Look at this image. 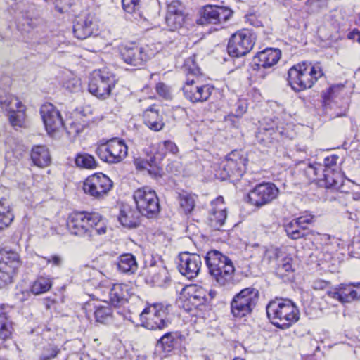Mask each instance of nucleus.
<instances>
[{"instance_id": "a211bd4d", "label": "nucleus", "mask_w": 360, "mask_h": 360, "mask_svg": "<svg viewBox=\"0 0 360 360\" xmlns=\"http://www.w3.org/2000/svg\"><path fill=\"white\" fill-rule=\"evenodd\" d=\"M120 53L124 63L140 68L149 59L145 49L135 44H122Z\"/></svg>"}, {"instance_id": "aec40b11", "label": "nucleus", "mask_w": 360, "mask_h": 360, "mask_svg": "<svg viewBox=\"0 0 360 360\" xmlns=\"http://www.w3.org/2000/svg\"><path fill=\"white\" fill-rule=\"evenodd\" d=\"M146 282L163 286L169 281V272L162 261L153 262L146 269Z\"/></svg>"}, {"instance_id": "0e129e2a", "label": "nucleus", "mask_w": 360, "mask_h": 360, "mask_svg": "<svg viewBox=\"0 0 360 360\" xmlns=\"http://www.w3.org/2000/svg\"><path fill=\"white\" fill-rule=\"evenodd\" d=\"M247 21L249 23L255 27H260L262 26V22L258 20L255 15H248L246 16Z\"/></svg>"}, {"instance_id": "bf43d9fd", "label": "nucleus", "mask_w": 360, "mask_h": 360, "mask_svg": "<svg viewBox=\"0 0 360 360\" xmlns=\"http://www.w3.org/2000/svg\"><path fill=\"white\" fill-rule=\"evenodd\" d=\"M314 217L311 215L301 216L295 219L297 222L302 226V229H305V225L311 223Z\"/></svg>"}, {"instance_id": "dca6fc26", "label": "nucleus", "mask_w": 360, "mask_h": 360, "mask_svg": "<svg viewBox=\"0 0 360 360\" xmlns=\"http://www.w3.org/2000/svg\"><path fill=\"white\" fill-rule=\"evenodd\" d=\"M178 259V269L181 275L188 279L198 276L202 264L199 255L184 252L179 255Z\"/></svg>"}, {"instance_id": "e2e57ef3", "label": "nucleus", "mask_w": 360, "mask_h": 360, "mask_svg": "<svg viewBox=\"0 0 360 360\" xmlns=\"http://www.w3.org/2000/svg\"><path fill=\"white\" fill-rule=\"evenodd\" d=\"M163 146L167 152H170L173 154H176L178 152L176 145L171 141H165L163 142Z\"/></svg>"}, {"instance_id": "9d476101", "label": "nucleus", "mask_w": 360, "mask_h": 360, "mask_svg": "<svg viewBox=\"0 0 360 360\" xmlns=\"http://www.w3.org/2000/svg\"><path fill=\"white\" fill-rule=\"evenodd\" d=\"M112 187V181L103 173L89 176L83 184L84 192L96 200L105 198Z\"/></svg>"}, {"instance_id": "e433bc0d", "label": "nucleus", "mask_w": 360, "mask_h": 360, "mask_svg": "<svg viewBox=\"0 0 360 360\" xmlns=\"http://www.w3.org/2000/svg\"><path fill=\"white\" fill-rule=\"evenodd\" d=\"M52 286L50 277L39 276L32 283L31 291L34 295H40L48 292Z\"/></svg>"}, {"instance_id": "f03ea898", "label": "nucleus", "mask_w": 360, "mask_h": 360, "mask_svg": "<svg viewBox=\"0 0 360 360\" xmlns=\"http://www.w3.org/2000/svg\"><path fill=\"white\" fill-rule=\"evenodd\" d=\"M323 75V71L319 65L303 62L289 69L288 82L293 90L300 91L312 87Z\"/></svg>"}, {"instance_id": "393cba45", "label": "nucleus", "mask_w": 360, "mask_h": 360, "mask_svg": "<svg viewBox=\"0 0 360 360\" xmlns=\"http://www.w3.org/2000/svg\"><path fill=\"white\" fill-rule=\"evenodd\" d=\"M280 50L276 49H266L259 52L253 58L254 70L270 68L278 63L281 58Z\"/></svg>"}, {"instance_id": "13d9d810", "label": "nucleus", "mask_w": 360, "mask_h": 360, "mask_svg": "<svg viewBox=\"0 0 360 360\" xmlns=\"http://www.w3.org/2000/svg\"><path fill=\"white\" fill-rule=\"evenodd\" d=\"M278 250L276 248H271L265 251L264 259L271 262V260L276 259L278 258Z\"/></svg>"}, {"instance_id": "f704fd0d", "label": "nucleus", "mask_w": 360, "mask_h": 360, "mask_svg": "<svg viewBox=\"0 0 360 360\" xmlns=\"http://www.w3.org/2000/svg\"><path fill=\"white\" fill-rule=\"evenodd\" d=\"M13 322L7 314L0 310V339L10 338L13 332Z\"/></svg>"}, {"instance_id": "7ed1b4c3", "label": "nucleus", "mask_w": 360, "mask_h": 360, "mask_svg": "<svg viewBox=\"0 0 360 360\" xmlns=\"http://www.w3.org/2000/svg\"><path fill=\"white\" fill-rule=\"evenodd\" d=\"M205 259L210 276L219 285H226L231 282L235 268L227 256L213 250L207 253Z\"/></svg>"}, {"instance_id": "c85d7f7f", "label": "nucleus", "mask_w": 360, "mask_h": 360, "mask_svg": "<svg viewBox=\"0 0 360 360\" xmlns=\"http://www.w3.org/2000/svg\"><path fill=\"white\" fill-rule=\"evenodd\" d=\"M324 186L327 188L338 189L342 186V177L336 169H323L322 175Z\"/></svg>"}, {"instance_id": "7c9ffc66", "label": "nucleus", "mask_w": 360, "mask_h": 360, "mask_svg": "<svg viewBox=\"0 0 360 360\" xmlns=\"http://www.w3.org/2000/svg\"><path fill=\"white\" fill-rule=\"evenodd\" d=\"M117 268L122 273H135L138 269L135 257L129 253L120 255L118 258Z\"/></svg>"}, {"instance_id": "f3484780", "label": "nucleus", "mask_w": 360, "mask_h": 360, "mask_svg": "<svg viewBox=\"0 0 360 360\" xmlns=\"http://www.w3.org/2000/svg\"><path fill=\"white\" fill-rule=\"evenodd\" d=\"M194 78H186L182 87L184 96L192 103L204 102L211 96L212 87L210 85H198Z\"/></svg>"}, {"instance_id": "37998d69", "label": "nucleus", "mask_w": 360, "mask_h": 360, "mask_svg": "<svg viewBox=\"0 0 360 360\" xmlns=\"http://www.w3.org/2000/svg\"><path fill=\"white\" fill-rule=\"evenodd\" d=\"M184 15H169L166 14L165 22L170 30H174L182 26L184 22Z\"/></svg>"}, {"instance_id": "09e8293b", "label": "nucleus", "mask_w": 360, "mask_h": 360, "mask_svg": "<svg viewBox=\"0 0 360 360\" xmlns=\"http://www.w3.org/2000/svg\"><path fill=\"white\" fill-rule=\"evenodd\" d=\"M167 14L184 15V6L179 0H173L167 5Z\"/></svg>"}, {"instance_id": "58836bf2", "label": "nucleus", "mask_w": 360, "mask_h": 360, "mask_svg": "<svg viewBox=\"0 0 360 360\" xmlns=\"http://www.w3.org/2000/svg\"><path fill=\"white\" fill-rule=\"evenodd\" d=\"M282 131H278V129L274 128H263L259 130L257 135V139L265 145L273 142L274 140H278L279 136H282Z\"/></svg>"}, {"instance_id": "2f4dec72", "label": "nucleus", "mask_w": 360, "mask_h": 360, "mask_svg": "<svg viewBox=\"0 0 360 360\" xmlns=\"http://www.w3.org/2000/svg\"><path fill=\"white\" fill-rule=\"evenodd\" d=\"M323 170V165L320 163H309L302 169V174L309 182L321 180Z\"/></svg>"}, {"instance_id": "f8f14e48", "label": "nucleus", "mask_w": 360, "mask_h": 360, "mask_svg": "<svg viewBox=\"0 0 360 360\" xmlns=\"http://www.w3.org/2000/svg\"><path fill=\"white\" fill-rule=\"evenodd\" d=\"M127 149L124 141L112 139L99 145L96 153L103 162L115 164L121 162L127 156Z\"/></svg>"}, {"instance_id": "6e6552de", "label": "nucleus", "mask_w": 360, "mask_h": 360, "mask_svg": "<svg viewBox=\"0 0 360 360\" xmlns=\"http://www.w3.org/2000/svg\"><path fill=\"white\" fill-rule=\"evenodd\" d=\"M259 292L253 288L240 290L231 303V310L235 317L242 318L250 314L257 304Z\"/></svg>"}, {"instance_id": "cd10ccee", "label": "nucleus", "mask_w": 360, "mask_h": 360, "mask_svg": "<svg viewBox=\"0 0 360 360\" xmlns=\"http://www.w3.org/2000/svg\"><path fill=\"white\" fill-rule=\"evenodd\" d=\"M140 214L139 211L136 212L130 207L126 206L120 210L118 219L125 227L136 228L140 224Z\"/></svg>"}, {"instance_id": "473e14b6", "label": "nucleus", "mask_w": 360, "mask_h": 360, "mask_svg": "<svg viewBox=\"0 0 360 360\" xmlns=\"http://www.w3.org/2000/svg\"><path fill=\"white\" fill-rule=\"evenodd\" d=\"M14 219L11 208L6 200H0V230L11 225Z\"/></svg>"}, {"instance_id": "ea45409f", "label": "nucleus", "mask_w": 360, "mask_h": 360, "mask_svg": "<svg viewBox=\"0 0 360 360\" xmlns=\"http://www.w3.org/2000/svg\"><path fill=\"white\" fill-rule=\"evenodd\" d=\"M75 162L77 167L84 169H92L97 167V162L94 156L87 153L77 154Z\"/></svg>"}, {"instance_id": "680f3d73", "label": "nucleus", "mask_w": 360, "mask_h": 360, "mask_svg": "<svg viewBox=\"0 0 360 360\" xmlns=\"http://www.w3.org/2000/svg\"><path fill=\"white\" fill-rule=\"evenodd\" d=\"M47 264H53L56 266H60L62 264L63 259L58 255H52L50 257H44Z\"/></svg>"}, {"instance_id": "a19ab883", "label": "nucleus", "mask_w": 360, "mask_h": 360, "mask_svg": "<svg viewBox=\"0 0 360 360\" xmlns=\"http://www.w3.org/2000/svg\"><path fill=\"white\" fill-rule=\"evenodd\" d=\"M285 231L288 236L293 240L300 239L305 236L304 229H302L295 219L285 225Z\"/></svg>"}, {"instance_id": "39448f33", "label": "nucleus", "mask_w": 360, "mask_h": 360, "mask_svg": "<svg viewBox=\"0 0 360 360\" xmlns=\"http://www.w3.org/2000/svg\"><path fill=\"white\" fill-rule=\"evenodd\" d=\"M100 221L101 216L97 213L75 212L69 214L66 225L72 235L88 236L93 231V226H98Z\"/></svg>"}, {"instance_id": "8fccbe9b", "label": "nucleus", "mask_w": 360, "mask_h": 360, "mask_svg": "<svg viewBox=\"0 0 360 360\" xmlns=\"http://www.w3.org/2000/svg\"><path fill=\"white\" fill-rule=\"evenodd\" d=\"M140 0H122L123 9L129 13H134L139 8Z\"/></svg>"}, {"instance_id": "c756f323", "label": "nucleus", "mask_w": 360, "mask_h": 360, "mask_svg": "<svg viewBox=\"0 0 360 360\" xmlns=\"http://www.w3.org/2000/svg\"><path fill=\"white\" fill-rule=\"evenodd\" d=\"M31 159L34 164L39 167H46L51 162L49 152L44 146H37L32 148Z\"/></svg>"}, {"instance_id": "6e6d98bb", "label": "nucleus", "mask_w": 360, "mask_h": 360, "mask_svg": "<svg viewBox=\"0 0 360 360\" xmlns=\"http://www.w3.org/2000/svg\"><path fill=\"white\" fill-rule=\"evenodd\" d=\"M278 270L284 271L285 272L292 271V259L289 257L285 258L282 263L278 264Z\"/></svg>"}, {"instance_id": "338daca9", "label": "nucleus", "mask_w": 360, "mask_h": 360, "mask_svg": "<svg viewBox=\"0 0 360 360\" xmlns=\"http://www.w3.org/2000/svg\"><path fill=\"white\" fill-rule=\"evenodd\" d=\"M349 39H353L356 40L360 44V31L357 30H354L351 32L348 35Z\"/></svg>"}, {"instance_id": "774afa93", "label": "nucleus", "mask_w": 360, "mask_h": 360, "mask_svg": "<svg viewBox=\"0 0 360 360\" xmlns=\"http://www.w3.org/2000/svg\"><path fill=\"white\" fill-rule=\"evenodd\" d=\"M353 252L356 257L360 258V243H353L352 244Z\"/></svg>"}, {"instance_id": "4c0bfd02", "label": "nucleus", "mask_w": 360, "mask_h": 360, "mask_svg": "<svg viewBox=\"0 0 360 360\" xmlns=\"http://www.w3.org/2000/svg\"><path fill=\"white\" fill-rule=\"evenodd\" d=\"M182 70L186 75L187 78L192 77L198 79V77L200 75V69L196 64L195 55L187 58L184 60Z\"/></svg>"}, {"instance_id": "412c9836", "label": "nucleus", "mask_w": 360, "mask_h": 360, "mask_svg": "<svg viewBox=\"0 0 360 360\" xmlns=\"http://www.w3.org/2000/svg\"><path fill=\"white\" fill-rule=\"evenodd\" d=\"M107 293L108 300L104 301L115 307L124 306L128 302L131 295L129 286L124 283L113 284L108 290Z\"/></svg>"}, {"instance_id": "20e7f679", "label": "nucleus", "mask_w": 360, "mask_h": 360, "mask_svg": "<svg viewBox=\"0 0 360 360\" xmlns=\"http://www.w3.org/2000/svg\"><path fill=\"white\" fill-rule=\"evenodd\" d=\"M172 305L154 303L143 309L141 319L146 328L150 330H162L171 323L170 311Z\"/></svg>"}, {"instance_id": "864d4df0", "label": "nucleus", "mask_w": 360, "mask_h": 360, "mask_svg": "<svg viewBox=\"0 0 360 360\" xmlns=\"http://www.w3.org/2000/svg\"><path fill=\"white\" fill-rule=\"evenodd\" d=\"M71 5V0H56V9L60 13L68 11Z\"/></svg>"}, {"instance_id": "49530a36", "label": "nucleus", "mask_w": 360, "mask_h": 360, "mask_svg": "<svg viewBox=\"0 0 360 360\" xmlns=\"http://www.w3.org/2000/svg\"><path fill=\"white\" fill-rule=\"evenodd\" d=\"M111 314V309L108 307H98L94 311L96 321L99 323H105Z\"/></svg>"}, {"instance_id": "3c124183", "label": "nucleus", "mask_w": 360, "mask_h": 360, "mask_svg": "<svg viewBox=\"0 0 360 360\" xmlns=\"http://www.w3.org/2000/svg\"><path fill=\"white\" fill-rule=\"evenodd\" d=\"M156 92L157 94L165 98L169 99L172 98L171 89L169 86L166 85L165 83L160 82L156 84Z\"/></svg>"}, {"instance_id": "b1692460", "label": "nucleus", "mask_w": 360, "mask_h": 360, "mask_svg": "<svg viewBox=\"0 0 360 360\" xmlns=\"http://www.w3.org/2000/svg\"><path fill=\"white\" fill-rule=\"evenodd\" d=\"M226 219V208L221 196L217 198L212 202V207L209 212L208 221L211 227L219 229Z\"/></svg>"}, {"instance_id": "bb28decb", "label": "nucleus", "mask_w": 360, "mask_h": 360, "mask_svg": "<svg viewBox=\"0 0 360 360\" xmlns=\"http://www.w3.org/2000/svg\"><path fill=\"white\" fill-rule=\"evenodd\" d=\"M21 264L20 256L17 252L6 249L0 250V266L9 271L17 272Z\"/></svg>"}, {"instance_id": "603ef678", "label": "nucleus", "mask_w": 360, "mask_h": 360, "mask_svg": "<svg viewBox=\"0 0 360 360\" xmlns=\"http://www.w3.org/2000/svg\"><path fill=\"white\" fill-rule=\"evenodd\" d=\"M84 126L79 122L73 121L69 123V125L66 127L67 133L73 137L77 136L79 133L83 131Z\"/></svg>"}, {"instance_id": "de8ad7c7", "label": "nucleus", "mask_w": 360, "mask_h": 360, "mask_svg": "<svg viewBox=\"0 0 360 360\" xmlns=\"http://www.w3.org/2000/svg\"><path fill=\"white\" fill-rule=\"evenodd\" d=\"M63 87L70 92H77L81 89V81L77 77H71L63 82Z\"/></svg>"}, {"instance_id": "5fc2aeb1", "label": "nucleus", "mask_w": 360, "mask_h": 360, "mask_svg": "<svg viewBox=\"0 0 360 360\" xmlns=\"http://www.w3.org/2000/svg\"><path fill=\"white\" fill-rule=\"evenodd\" d=\"M338 159V156L335 155L326 157L324 159V165H323V169H335V167H337V162Z\"/></svg>"}, {"instance_id": "2eb2a0df", "label": "nucleus", "mask_w": 360, "mask_h": 360, "mask_svg": "<svg viewBox=\"0 0 360 360\" xmlns=\"http://www.w3.org/2000/svg\"><path fill=\"white\" fill-rule=\"evenodd\" d=\"M232 15V10L227 7L206 5L200 9V18L197 20V23L199 25L221 24L228 21Z\"/></svg>"}, {"instance_id": "4d7b16f0", "label": "nucleus", "mask_w": 360, "mask_h": 360, "mask_svg": "<svg viewBox=\"0 0 360 360\" xmlns=\"http://www.w3.org/2000/svg\"><path fill=\"white\" fill-rule=\"evenodd\" d=\"M92 229L93 231L89 232L88 235L90 238L95 234L101 235L105 233L106 232V227L103 224H101V221L98 226H93Z\"/></svg>"}, {"instance_id": "a878e982", "label": "nucleus", "mask_w": 360, "mask_h": 360, "mask_svg": "<svg viewBox=\"0 0 360 360\" xmlns=\"http://www.w3.org/2000/svg\"><path fill=\"white\" fill-rule=\"evenodd\" d=\"M143 122L150 130L154 131H160L165 126L162 115L153 107H150L145 110Z\"/></svg>"}, {"instance_id": "a18cd8bd", "label": "nucleus", "mask_w": 360, "mask_h": 360, "mask_svg": "<svg viewBox=\"0 0 360 360\" xmlns=\"http://www.w3.org/2000/svg\"><path fill=\"white\" fill-rule=\"evenodd\" d=\"M60 352V349L51 344H49L43 347L39 356V360H51L55 358Z\"/></svg>"}, {"instance_id": "c03bdc74", "label": "nucleus", "mask_w": 360, "mask_h": 360, "mask_svg": "<svg viewBox=\"0 0 360 360\" xmlns=\"http://www.w3.org/2000/svg\"><path fill=\"white\" fill-rule=\"evenodd\" d=\"M16 272L0 266V288L6 287L13 282Z\"/></svg>"}, {"instance_id": "79ce46f5", "label": "nucleus", "mask_w": 360, "mask_h": 360, "mask_svg": "<svg viewBox=\"0 0 360 360\" xmlns=\"http://www.w3.org/2000/svg\"><path fill=\"white\" fill-rule=\"evenodd\" d=\"M176 338V333H167L158 340L157 346H160L165 352H170L177 343Z\"/></svg>"}, {"instance_id": "4be33fe9", "label": "nucleus", "mask_w": 360, "mask_h": 360, "mask_svg": "<svg viewBox=\"0 0 360 360\" xmlns=\"http://www.w3.org/2000/svg\"><path fill=\"white\" fill-rule=\"evenodd\" d=\"M328 295L342 303H348L360 298V283L341 284L334 291H329Z\"/></svg>"}, {"instance_id": "6ab92c4d", "label": "nucleus", "mask_w": 360, "mask_h": 360, "mask_svg": "<svg viewBox=\"0 0 360 360\" xmlns=\"http://www.w3.org/2000/svg\"><path fill=\"white\" fill-rule=\"evenodd\" d=\"M40 115L49 134L58 131L63 127L64 122L59 110L51 103H46L41 106Z\"/></svg>"}, {"instance_id": "052dcab7", "label": "nucleus", "mask_w": 360, "mask_h": 360, "mask_svg": "<svg viewBox=\"0 0 360 360\" xmlns=\"http://www.w3.org/2000/svg\"><path fill=\"white\" fill-rule=\"evenodd\" d=\"M329 0H308L307 4L319 8L326 7Z\"/></svg>"}, {"instance_id": "72a5a7b5", "label": "nucleus", "mask_w": 360, "mask_h": 360, "mask_svg": "<svg viewBox=\"0 0 360 360\" xmlns=\"http://www.w3.org/2000/svg\"><path fill=\"white\" fill-rule=\"evenodd\" d=\"M187 290L188 300L194 307H198L205 303L206 291L204 289L197 286H190Z\"/></svg>"}, {"instance_id": "c9c22d12", "label": "nucleus", "mask_w": 360, "mask_h": 360, "mask_svg": "<svg viewBox=\"0 0 360 360\" xmlns=\"http://www.w3.org/2000/svg\"><path fill=\"white\" fill-rule=\"evenodd\" d=\"M197 196L195 195L183 192L179 194L178 200L181 208L185 214L191 213L195 206Z\"/></svg>"}, {"instance_id": "69168bd1", "label": "nucleus", "mask_w": 360, "mask_h": 360, "mask_svg": "<svg viewBox=\"0 0 360 360\" xmlns=\"http://www.w3.org/2000/svg\"><path fill=\"white\" fill-rule=\"evenodd\" d=\"M327 285V282L324 281H316L314 283L313 288L316 290L323 289Z\"/></svg>"}, {"instance_id": "9b49d317", "label": "nucleus", "mask_w": 360, "mask_h": 360, "mask_svg": "<svg viewBox=\"0 0 360 360\" xmlns=\"http://www.w3.org/2000/svg\"><path fill=\"white\" fill-rule=\"evenodd\" d=\"M255 44V37L248 30H239L231 35L227 45L229 56L239 58L248 54Z\"/></svg>"}, {"instance_id": "ddd939ff", "label": "nucleus", "mask_w": 360, "mask_h": 360, "mask_svg": "<svg viewBox=\"0 0 360 360\" xmlns=\"http://www.w3.org/2000/svg\"><path fill=\"white\" fill-rule=\"evenodd\" d=\"M0 107L6 112L13 127H22L25 119L26 108L18 98L11 94L0 96Z\"/></svg>"}, {"instance_id": "f257e3e1", "label": "nucleus", "mask_w": 360, "mask_h": 360, "mask_svg": "<svg viewBox=\"0 0 360 360\" xmlns=\"http://www.w3.org/2000/svg\"><path fill=\"white\" fill-rule=\"evenodd\" d=\"M266 314L271 323L278 328L285 329L299 320V310L288 299L276 298L266 306Z\"/></svg>"}, {"instance_id": "4468645a", "label": "nucleus", "mask_w": 360, "mask_h": 360, "mask_svg": "<svg viewBox=\"0 0 360 360\" xmlns=\"http://www.w3.org/2000/svg\"><path fill=\"white\" fill-rule=\"evenodd\" d=\"M279 190L276 186L270 182L257 185L248 193L249 202L257 207H262L271 203L277 198Z\"/></svg>"}, {"instance_id": "423d86ee", "label": "nucleus", "mask_w": 360, "mask_h": 360, "mask_svg": "<svg viewBox=\"0 0 360 360\" xmlns=\"http://www.w3.org/2000/svg\"><path fill=\"white\" fill-rule=\"evenodd\" d=\"M136 209L142 216L155 218L160 210L159 199L155 191L144 186L136 190L133 195Z\"/></svg>"}, {"instance_id": "0eeeda50", "label": "nucleus", "mask_w": 360, "mask_h": 360, "mask_svg": "<svg viewBox=\"0 0 360 360\" xmlns=\"http://www.w3.org/2000/svg\"><path fill=\"white\" fill-rule=\"evenodd\" d=\"M115 84V77L112 72L103 70H95L91 74L89 91L96 97L105 99Z\"/></svg>"}, {"instance_id": "5701e85b", "label": "nucleus", "mask_w": 360, "mask_h": 360, "mask_svg": "<svg viewBox=\"0 0 360 360\" xmlns=\"http://www.w3.org/2000/svg\"><path fill=\"white\" fill-rule=\"evenodd\" d=\"M97 25L93 15L87 14L77 17L73 25V33L79 39H85L90 37L96 30Z\"/></svg>"}, {"instance_id": "1a4fd4ad", "label": "nucleus", "mask_w": 360, "mask_h": 360, "mask_svg": "<svg viewBox=\"0 0 360 360\" xmlns=\"http://www.w3.org/2000/svg\"><path fill=\"white\" fill-rule=\"evenodd\" d=\"M248 158L243 150H233L229 153L221 162V178L238 179L246 169Z\"/></svg>"}]
</instances>
